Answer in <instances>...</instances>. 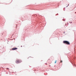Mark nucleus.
Returning <instances> with one entry per match:
<instances>
[{
    "mask_svg": "<svg viewBox=\"0 0 76 76\" xmlns=\"http://www.w3.org/2000/svg\"><path fill=\"white\" fill-rule=\"evenodd\" d=\"M68 6H69V4H68Z\"/></svg>",
    "mask_w": 76,
    "mask_h": 76,
    "instance_id": "7",
    "label": "nucleus"
},
{
    "mask_svg": "<svg viewBox=\"0 0 76 76\" xmlns=\"http://www.w3.org/2000/svg\"><path fill=\"white\" fill-rule=\"evenodd\" d=\"M68 6H66V7H68Z\"/></svg>",
    "mask_w": 76,
    "mask_h": 76,
    "instance_id": "8",
    "label": "nucleus"
},
{
    "mask_svg": "<svg viewBox=\"0 0 76 76\" xmlns=\"http://www.w3.org/2000/svg\"><path fill=\"white\" fill-rule=\"evenodd\" d=\"M22 62V61L20 59H17L16 61V64H18Z\"/></svg>",
    "mask_w": 76,
    "mask_h": 76,
    "instance_id": "2",
    "label": "nucleus"
},
{
    "mask_svg": "<svg viewBox=\"0 0 76 76\" xmlns=\"http://www.w3.org/2000/svg\"><path fill=\"white\" fill-rule=\"evenodd\" d=\"M17 50V48L15 47L14 48L12 49V50Z\"/></svg>",
    "mask_w": 76,
    "mask_h": 76,
    "instance_id": "3",
    "label": "nucleus"
},
{
    "mask_svg": "<svg viewBox=\"0 0 76 76\" xmlns=\"http://www.w3.org/2000/svg\"><path fill=\"white\" fill-rule=\"evenodd\" d=\"M57 61H56L55 62V63L56 64V63Z\"/></svg>",
    "mask_w": 76,
    "mask_h": 76,
    "instance_id": "5",
    "label": "nucleus"
},
{
    "mask_svg": "<svg viewBox=\"0 0 76 76\" xmlns=\"http://www.w3.org/2000/svg\"><path fill=\"white\" fill-rule=\"evenodd\" d=\"M7 69H9L8 68H7Z\"/></svg>",
    "mask_w": 76,
    "mask_h": 76,
    "instance_id": "6",
    "label": "nucleus"
},
{
    "mask_svg": "<svg viewBox=\"0 0 76 76\" xmlns=\"http://www.w3.org/2000/svg\"><path fill=\"white\" fill-rule=\"evenodd\" d=\"M62 61L61 60L60 61V63H62Z\"/></svg>",
    "mask_w": 76,
    "mask_h": 76,
    "instance_id": "4",
    "label": "nucleus"
},
{
    "mask_svg": "<svg viewBox=\"0 0 76 76\" xmlns=\"http://www.w3.org/2000/svg\"><path fill=\"white\" fill-rule=\"evenodd\" d=\"M63 43L64 44H65L67 45H70L69 42L68 41H63Z\"/></svg>",
    "mask_w": 76,
    "mask_h": 76,
    "instance_id": "1",
    "label": "nucleus"
},
{
    "mask_svg": "<svg viewBox=\"0 0 76 76\" xmlns=\"http://www.w3.org/2000/svg\"><path fill=\"white\" fill-rule=\"evenodd\" d=\"M75 13H76V12H75Z\"/></svg>",
    "mask_w": 76,
    "mask_h": 76,
    "instance_id": "9",
    "label": "nucleus"
}]
</instances>
